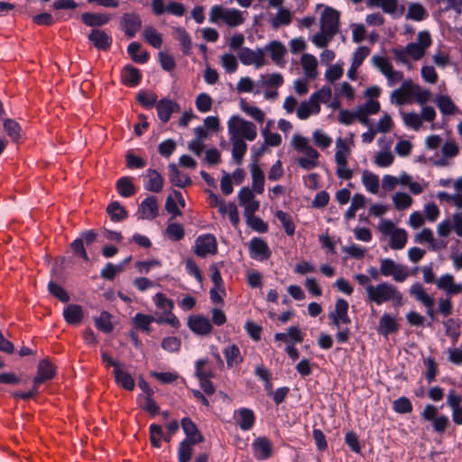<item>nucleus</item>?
I'll use <instances>...</instances> for the list:
<instances>
[{
  "instance_id": "nucleus-1",
  "label": "nucleus",
  "mask_w": 462,
  "mask_h": 462,
  "mask_svg": "<svg viewBox=\"0 0 462 462\" xmlns=\"http://www.w3.org/2000/svg\"><path fill=\"white\" fill-rule=\"evenodd\" d=\"M56 375L55 366L48 360L42 359L39 362L37 366V374L32 380V389L28 393L13 392L14 398H21L23 400H29L38 394L39 386L51 380Z\"/></svg>"
},
{
  "instance_id": "nucleus-2",
  "label": "nucleus",
  "mask_w": 462,
  "mask_h": 462,
  "mask_svg": "<svg viewBox=\"0 0 462 462\" xmlns=\"http://www.w3.org/2000/svg\"><path fill=\"white\" fill-rule=\"evenodd\" d=\"M394 287V285L388 282H381L376 286L368 285L366 287L367 299L371 302L381 305L392 300Z\"/></svg>"
},
{
  "instance_id": "nucleus-3",
  "label": "nucleus",
  "mask_w": 462,
  "mask_h": 462,
  "mask_svg": "<svg viewBox=\"0 0 462 462\" xmlns=\"http://www.w3.org/2000/svg\"><path fill=\"white\" fill-rule=\"evenodd\" d=\"M229 132L233 134L239 133L243 138L248 141H254L256 138V126L249 121L239 116H234L228 121Z\"/></svg>"
},
{
  "instance_id": "nucleus-4",
  "label": "nucleus",
  "mask_w": 462,
  "mask_h": 462,
  "mask_svg": "<svg viewBox=\"0 0 462 462\" xmlns=\"http://www.w3.org/2000/svg\"><path fill=\"white\" fill-rule=\"evenodd\" d=\"M340 14L337 10L326 6L320 17V29L328 36L334 37L339 27Z\"/></svg>"
},
{
  "instance_id": "nucleus-5",
  "label": "nucleus",
  "mask_w": 462,
  "mask_h": 462,
  "mask_svg": "<svg viewBox=\"0 0 462 462\" xmlns=\"http://www.w3.org/2000/svg\"><path fill=\"white\" fill-rule=\"evenodd\" d=\"M194 252L199 257L217 254V245L214 235L207 234L199 236L195 241Z\"/></svg>"
},
{
  "instance_id": "nucleus-6",
  "label": "nucleus",
  "mask_w": 462,
  "mask_h": 462,
  "mask_svg": "<svg viewBox=\"0 0 462 462\" xmlns=\"http://www.w3.org/2000/svg\"><path fill=\"white\" fill-rule=\"evenodd\" d=\"M238 58L242 64L249 66L254 64L256 69L265 64L264 52L263 49L258 48L255 51L244 47L238 52Z\"/></svg>"
},
{
  "instance_id": "nucleus-7",
  "label": "nucleus",
  "mask_w": 462,
  "mask_h": 462,
  "mask_svg": "<svg viewBox=\"0 0 462 462\" xmlns=\"http://www.w3.org/2000/svg\"><path fill=\"white\" fill-rule=\"evenodd\" d=\"M142 27V19L136 13H125L120 20V28L125 32L127 38L132 39L135 36Z\"/></svg>"
},
{
  "instance_id": "nucleus-8",
  "label": "nucleus",
  "mask_w": 462,
  "mask_h": 462,
  "mask_svg": "<svg viewBox=\"0 0 462 462\" xmlns=\"http://www.w3.org/2000/svg\"><path fill=\"white\" fill-rule=\"evenodd\" d=\"M249 254L253 259L263 261L271 257L272 251L263 239L254 237L249 244Z\"/></svg>"
},
{
  "instance_id": "nucleus-9",
  "label": "nucleus",
  "mask_w": 462,
  "mask_h": 462,
  "mask_svg": "<svg viewBox=\"0 0 462 462\" xmlns=\"http://www.w3.org/2000/svg\"><path fill=\"white\" fill-rule=\"evenodd\" d=\"M158 117L162 123H167L173 113L180 112V105L170 98L163 97L156 104Z\"/></svg>"
},
{
  "instance_id": "nucleus-10",
  "label": "nucleus",
  "mask_w": 462,
  "mask_h": 462,
  "mask_svg": "<svg viewBox=\"0 0 462 462\" xmlns=\"http://www.w3.org/2000/svg\"><path fill=\"white\" fill-rule=\"evenodd\" d=\"M189 328L197 335H208L211 333L213 327L209 319L201 315H192L188 319Z\"/></svg>"
},
{
  "instance_id": "nucleus-11",
  "label": "nucleus",
  "mask_w": 462,
  "mask_h": 462,
  "mask_svg": "<svg viewBox=\"0 0 462 462\" xmlns=\"http://www.w3.org/2000/svg\"><path fill=\"white\" fill-rule=\"evenodd\" d=\"M88 39L95 48L99 51H106L110 49L112 44V37L105 31L99 29H92L88 35Z\"/></svg>"
},
{
  "instance_id": "nucleus-12",
  "label": "nucleus",
  "mask_w": 462,
  "mask_h": 462,
  "mask_svg": "<svg viewBox=\"0 0 462 462\" xmlns=\"http://www.w3.org/2000/svg\"><path fill=\"white\" fill-rule=\"evenodd\" d=\"M181 428L186 434L187 438L184 440H188L189 443L196 445L204 441V436L199 430L197 425L189 417H185L180 421Z\"/></svg>"
},
{
  "instance_id": "nucleus-13",
  "label": "nucleus",
  "mask_w": 462,
  "mask_h": 462,
  "mask_svg": "<svg viewBox=\"0 0 462 462\" xmlns=\"http://www.w3.org/2000/svg\"><path fill=\"white\" fill-rule=\"evenodd\" d=\"M254 457L257 460H265L273 455L272 442L266 437H259L253 443Z\"/></svg>"
},
{
  "instance_id": "nucleus-14",
  "label": "nucleus",
  "mask_w": 462,
  "mask_h": 462,
  "mask_svg": "<svg viewBox=\"0 0 462 462\" xmlns=\"http://www.w3.org/2000/svg\"><path fill=\"white\" fill-rule=\"evenodd\" d=\"M414 88L411 79L405 80L399 88L393 91L391 97L395 98L397 105H403L413 96Z\"/></svg>"
},
{
  "instance_id": "nucleus-15",
  "label": "nucleus",
  "mask_w": 462,
  "mask_h": 462,
  "mask_svg": "<svg viewBox=\"0 0 462 462\" xmlns=\"http://www.w3.org/2000/svg\"><path fill=\"white\" fill-rule=\"evenodd\" d=\"M138 210L142 218L154 219L159 214L157 199L154 196H148L142 201Z\"/></svg>"
},
{
  "instance_id": "nucleus-16",
  "label": "nucleus",
  "mask_w": 462,
  "mask_h": 462,
  "mask_svg": "<svg viewBox=\"0 0 462 462\" xmlns=\"http://www.w3.org/2000/svg\"><path fill=\"white\" fill-rule=\"evenodd\" d=\"M169 179L170 182L179 188H186L190 186L192 180L190 177L185 173H182L175 163L169 164Z\"/></svg>"
},
{
  "instance_id": "nucleus-17",
  "label": "nucleus",
  "mask_w": 462,
  "mask_h": 462,
  "mask_svg": "<svg viewBox=\"0 0 462 462\" xmlns=\"http://www.w3.org/2000/svg\"><path fill=\"white\" fill-rule=\"evenodd\" d=\"M63 318L69 325L80 324L84 318L82 307L79 304H69L63 310Z\"/></svg>"
},
{
  "instance_id": "nucleus-18",
  "label": "nucleus",
  "mask_w": 462,
  "mask_h": 462,
  "mask_svg": "<svg viewBox=\"0 0 462 462\" xmlns=\"http://www.w3.org/2000/svg\"><path fill=\"white\" fill-rule=\"evenodd\" d=\"M147 182L144 185L146 190L159 193L162 190L164 179L160 172L154 169H148L146 171Z\"/></svg>"
},
{
  "instance_id": "nucleus-19",
  "label": "nucleus",
  "mask_w": 462,
  "mask_h": 462,
  "mask_svg": "<svg viewBox=\"0 0 462 462\" xmlns=\"http://www.w3.org/2000/svg\"><path fill=\"white\" fill-rule=\"evenodd\" d=\"M291 143L295 150L304 152L310 158L318 159L319 156V152L309 144L308 139L304 136L294 134Z\"/></svg>"
},
{
  "instance_id": "nucleus-20",
  "label": "nucleus",
  "mask_w": 462,
  "mask_h": 462,
  "mask_svg": "<svg viewBox=\"0 0 462 462\" xmlns=\"http://www.w3.org/2000/svg\"><path fill=\"white\" fill-rule=\"evenodd\" d=\"M110 15L99 13H83L81 21L84 24L90 27H99L106 24L110 21Z\"/></svg>"
},
{
  "instance_id": "nucleus-21",
  "label": "nucleus",
  "mask_w": 462,
  "mask_h": 462,
  "mask_svg": "<svg viewBox=\"0 0 462 462\" xmlns=\"http://www.w3.org/2000/svg\"><path fill=\"white\" fill-rule=\"evenodd\" d=\"M263 50V51H270L271 58L275 64L282 65L283 58L287 51L285 46L281 42L272 41Z\"/></svg>"
},
{
  "instance_id": "nucleus-22",
  "label": "nucleus",
  "mask_w": 462,
  "mask_h": 462,
  "mask_svg": "<svg viewBox=\"0 0 462 462\" xmlns=\"http://www.w3.org/2000/svg\"><path fill=\"white\" fill-rule=\"evenodd\" d=\"M121 78L123 83L125 85L135 87L140 83L142 79V74L137 68L131 64H127L122 70Z\"/></svg>"
},
{
  "instance_id": "nucleus-23",
  "label": "nucleus",
  "mask_w": 462,
  "mask_h": 462,
  "mask_svg": "<svg viewBox=\"0 0 462 462\" xmlns=\"http://www.w3.org/2000/svg\"><path fill=\"white\" fill-rule=\"evenodd\" d=\"M116 189L118 194L123 198H130L137 191L130 177H121L118 179L116 182Z\"/></svg>"
},
{
  "instance_id": "nucleus-24",
  "label": "nucleus",
  "mask_w": 462,
  "mask_h": 462,
  "mask_svg": "<svg viewBox=\"0 0 462 462\" xmlns=\"http://www.w3.org/2000/svg\"><path fill=\"white\" fill-rule=\"evenodd\" d=\"M236 412L239 414L236 423L240 429L245 431L251 430L255 421L254 411L249 408H241Z\"/></svg>"
},
{
  "instance_id": "nucleus-25",
  "label": "nucleus",
  "mask_w": 462,
  "mask_h": 462,
  "mask_svg": "<svg viewBox=\"0 0 462 462\" xmlns=\"http://www.w3.org/2000/svg\"><path fill=\"white\" fill-rule=\"evenodd\" d=\"M253 189L258 194H262L264 190V173L257 163H251L250 166Z\"/></svg>"
},
{
  "instance_id": "nucleus-26",
  "label": "nucleus",
  "mask_w": 462,
  "mask_h": 462,
  "mask_svg": "<svg viewBox=\"0 0 462 462\" xmlns=\"http://www.w3.org/2000/svg\"><path fill=\"white\" fill-rule=\"evenodd\" d=\"M116 383L126 391H133L135 383L133 376L124 371L122 367L114 369L113 371Z\"/></svg>"
},
{
  "instance_id": "nucleus-27",
  "label": "nucleus",
  "mask_w": 462,
  "mask_h": 462,
  "mask_svg": "<svg viewBox=\"0 0 462 462\" xmlns=\"http://www.w3.org/2000/svg\"><path fill=\"white\" fill-rule=\"evenodd\" d=\"M399 325L390 314L384 313L379 320V333L384 336L397 332Z\"/></svg>"
},
{
  "instance_id": "nucleus-28",
  "label": "nucleus",
  "mask_w": 462,
  "mask_h": 462,
  "mask_svg": "<svg viewBox=\"0 0 462 462\" xmlns=\"http://www.w3.org/2000/svg\"><path fill=\"white\" fill-rule=\"evenodd\" d=\"M106 213L113 222H120L128 217L127 210L118 201H113L108 204Z\"/></svg>"
},
{
  "instance_id": "nucleus-29",
  "label": "nucleus",
  "mask_w": 462,
  "mask_h": 462,
  "mask_svg": "<svg viewBox=\"0 0 462 462\" xmlns=\"http://www.w3.org/2000/svg\"><path fill=\"white\" fill-rule=\"evenodd\" d=\"M300 63L308 78L314 79L317 76L318 61L312 54L304 53L301 56Z\"/></svg>"
},
{
  "instance_id": "nucleus-30",
  "label": "nucleus",
  "mask_w": 462,
  "mask_h": 462,
  "mask_svg": "<svg viewBox=\"0 0 462 462\" xmlns=\"http://www.w3.org/2000/svg\"><path fill=\"white\" fill-rule=\"evenodd\" d=\"M348 302L345 299H337L335 304V311L328 314L329 319L336 327H339V318L347 314Z\"/></svg>"
},
{
  "instance_id": "nucleus-31",
  "label": "nucleus",
  "mask_w": 462,
  "mask_h": 462,
  "mask_svg": "<svg viewBox=\"0 0 462 462\" xmlns=\"http://www.w3.org/2000/svg\"><path fill=\"white\" fill-rule=\"evenodd\" d=\"M223 353L226 360V365L230 368L243 362V357L241 356L240 349L236 344H232L229 346L226 347Z\"/></svg>"
},
{
  "instance_id": "nucleus-32",
  "label": "nucleus",
  "mask_w": 462,
  "mask_h": 462,
  "mask_svg": "<svg viewBox=\"0 0 462 462\" xmlns=\"http://www.w3.org/2000/svg\"><path fill=\"white\" fill-rule=\"evenodd\" d=\"M223 22L229 27H236L244 23L245 18L241 11L235 8H226Z\"/></svg>"
},
{
  "instance_id": "nucleus-33",
  "label": "nucleus",
  "mask_w": 462,
  "mask_h": 462,
  "mask_svg": "<svg viewBox=\"0 0 462 462\" xmlns=\"http://www.w3.org/2000/svg\"><path fill=\"white\" fill-rule=\"evenodd\" d=\"M410 294L424 306L430 305L431 300L433 299L425 292L423 286L420 282H415L411 286Z\"/></svg>"
},
{
  "instance_id": "nucleus-34",
  "label": "nucleus",
  "mask_w": 462,
  "mask_h": 462,
  "mask_svg": "<svg viewBox=\"0 0 462 462\" xmlns=\"http://www.w3.org/2000/svg\"><path fill=\"white\" fill-rule=\"evenodd\" d=\"M177 39L180 42L181 51L184 55H189L192 47L191 38L184 28H173Z\"/></svg>"
},
{
  "instance_id": "nucleus-35",
  "label": "nucleus",
  "mask_w": 462,
  "mask_h": 462,
  "mask_svg": "<svg viewBox=\"0 0 462 462\" xmlns=\"http://www.w3.org/2000/svg\"><path fill=\"white\" fill-rule=\"evenodd\" d=\"M141 49V43L137 42H131L127 47V52L130 55L133 61L143 64L149 60L150 54L148 51H143L140 55L137 54Z\"/></svg>"
},
{
  "instance_id": "nucleus-36",
  "label": "nucleus",
  "mask_w": 462,
  "mask_h": 462,
  "mask_svg": "<svg viewBox=\"0 0 462 462\" xmlns=\"http://www.w3.org/2000/svg\"><path fill=\"white\" fill-rule=\"evenodd\" d=\"M436 105L444 115H453L456 112V106L452 99L447 95H439L436 98Z\"/></svg>"
},
{
  "instance_id": "nucleus-37",
  "label": "nucleus",
  "mask_w": 462,
  "mask_h": 462,
  "mask_svg": "<svg viewBox=\"0 0 462 462\" xmlns=\"http://www.w3.org/2000/svg\"><path fill=\"white\" fill-rule=\"evenodd\" d=\"M407 232L402 228H397L391 235L390 246L393 250L402 249L407 243Z\"/></svg>"
},
{
  "instance_id": "nucleus-38",
  "label": "nucleus",
  "mask_w": 462,
  "mask_h": 462,
  "mask_svg": "<svg viewBox=\"0 0 462 462\" xmlns=\"http://www.w3.org/2000/svg\"><path fill=\"white\" fill-rule=\"evenodd\" d=\"M291 23V14L288 9L279 8L277 14L271 19V25L278 29L282 25H289Z\"/></svg>"
},
{
  "instance_id": "nucleus-39",
  "label": "nucleus",
  "mask_w": 462,
  "mask_h": 462,
  "mask_svg": "<svg viewBox=\"0 0 462 462\" xmlns=\"http://www.w3.org/2000/svg\"><path fill=\"white\" fill-rule=\"evenodd\" d=\"M246 150L247 144L242 138L233 140L232 156L237 164L242 163Z\"/></svg>"
},
{
  "instance_id": "nucleus-40",
  "label": "nucleus",
  "mask_w": 462,
  "mask_h": 462,
  "mask_svg": "<svg viewBox=\"0 0 462 462\" xmlns=\"http://www.w3.org/2000/svg\"><path fill=\"white\" fill-rule=\"evenodd\" d=\"M111 314L107 311H102L98 318L95 319V325L97 329L104 333H111L114 329L111 322Z\"/></svg>"
},
{
  "instance_id": "nucleus-41",
  "label": "nucleus",
  "mask_w": 462,
  "mask_h": 462,
  "mask_svg": "<svg viewBox=\"0 0 462 462\" xmlns=\"http://www.w3.org/2000/svg\"><path fill=\"white\" fill-rule=\"evenodd\" d=\"M240 108L256 122L262 124L264 121V113L259 107L249 105L245 99H241Z\"/></svg>"
},
{
  "instance_id": "nucleus-42",
  "label": "nucleus",
  "mask_w": 462,
  "mask_h": 462,
  "mask_svg": "<svg viewBox=\"0 0 462 462\" xmlns=\"http://www.w3.org/2000/svg\"><path fill=\"white\" fill-rule=\"evenodd\" d=\"M362 181L365 189L373 193L376 194L379 190V179L378 176L373 172L365 171L362 176Z\"/></svg>"
},
{
  "instance_id": "nucleus-43",
  "label": "nucleus",
  "mask_w": 462,
  "mask_h": 462,
  "mask_svg": "<svg viewBox=\"0 0 462 462\" xmlns=\"http://www.w3.org/2000/svg\"><path fill=\"white\" fill-rule=\"evenodd\" d=\"M153 319H154L153 316L143 314V313L139 312V313H136L135 316L134 317L133 323L137 328H139L146 333H150L151 332L150 324L152 322H153Z\"/></svg>"
},
{
  "instance_id": "nucleus-44",
  "label": "nucleus",
  "mask_w": 462,
  "mask_h": 462,
  "mask_svg": "<svg viewBox=\"0 0 462 462\" xmlns=\"http://www.w3.org/2000/svg\"><path fill=\"white\" fill-rule=\"evenodd\" d=\"M4 129L13 140V142L17 143L21 138V126L20 125L13 120V119H5L4 121Z\"/></svg>"
},
{
  "instance_id": "nucleus-45",
  "label": "nucleus",
  "mask_w": 462,
  "mask_h": 462,
  "mask_svg": "<svg viewBox=\"0 0 462 462\" xmlns=\"http://www.w3.org/2000/svg\"><path fill=\"white\" fill-rule=\"evenodd\" d=\"M275 217L282 223V227L284 228L285 233L291 236L295 233V225L291 217L286 212L282 210H278L275 213Z\"/></svg>"
},
{
  "instance_id": "nucleus-46",
  "label": "nucleus",
  "mask_w": 462,
  "mask_h": 462,
  "mask_svg": "<svg viewBox=\"0 0 462 462\" xmlns=\"http://www.w3.org/2000/svg\"><path fill=\"white\" fill-rule=\"evenodd\" d=\"M416 242L422 243L428 242L431 245L432 250L440 249L446 246V243L441 242L439 245L434 243L433 233L430 228H423L419 234L416 235Z\"/></svg>"
},
{
  "instance_id": "nucleus-47",
  "label": "nucleus",
  "mask_w": 462,
  "mask_h": 462,
  "mask_svg": "<svg viewBox=\"0 0 462 462\" xmlns=\"http://www.w3.org/2000/svg\"><path fill=\"white\" fill-rule=\"evenodd\" d=\"M143 38L153 48L159 49L162 44V35L151 26L144 29Z\"/></svg>"
},
{
  "instance_id": "nucleus-48",
  "label": "nucleus",
  "mask_w": 462,
  "mask_h": 462,
  "mask_svg": "<svg viewBox=\"0 0 462 462\" xmlns=\"http://www.w3.org/2000/svg\"><path fill=\"white\" fill-rule=\"evenodd\" d=\"M136 101L144 108H152L157 104V96L152 92L141 90L136 95Z\"/></svg>"
},
{
  "instance_id": "nucleus-49",
  "label": "nucleus",
  "mask_w": 462,
  "mask_h": 462,
  "mask_svg": "<svg viewBox=\"0 0 462 462\" xmlns=\"http://www.w3.org/2000/svg\"><path fill=\"white\" fill-rule=\"evenodd\" d=\"M48 291L51 296L58 299L61 302L69 301L70 298L69 293L60 285L57 284L53 281H51L48 283Z\"/></svg>"
},
{
  "instance_id": "nucleus-50",
  "label": "nucleus",
  "mask_w": 462,
  "mask_h": 462,
  "mask_svg": "<svg viewBox=\"0 0 462 462\" xmlns=\"http://www.w3.org/2000/svg\"><path fill=\"white\" fill-rule=\"evenodd\" d=\"M393 409L400 414L410 413L412 411V404L407 397L402 396L393 401Z\"/></svg>"
},
{
  "instance_id": "nucleus-51",
  "label": "nucleus",
  "mask_w": 462,
  "mask_h": 462,
  "mask_svg": "<svg viewBox=\"0 0 462 462\" xmlns=\"http://www.w3.org/2000/svg\"><path fill=\"white\" fill-rule=\"evenodd\" d=\"M193 444L189 443L188 440H182L178 448V459L179 462H189L193 453Z\"/></svg>"
},
{
  "instance_id": "nucleus-52",
  "label": "nucleus",
  "mask_w": 462,
  "mask_h": 462,
  "mask_svg": "<svg viewBox=\"0 0 462 462\" xmlns=\"http://www.w3.org/2000/svg\"><path fill=\"white\" fill-rule=\"evenodd\" d=\"M372 62L383 75L389 76L393 73V66L385 57L374 55Z\"/></svg>"
},
{
  "instance_id": "nucleus-53",
  "label": "nucleus",
  "mask_w": 462,
  "mask_h": 462,
  "mask_svg": "<svg viewBox=\"0 0 462 462\" xmlns=\"http://www.w3.org/2000/svg\"><path fill=\"white\" fill-rule=\"evenodd\" d=\"M166 234L172 241H180L185 236L183 226L178 223H171L166 227Z\"/></svg>"
},
{
  "instance_id": "nucleus-54",
  "label": "nucleus",
  "mask_w": 462,
  "mask_h": 462,
  "mask_svg": "<svg viewBox=\"0 0 462 462\" xmlns=\"http://www.w3.org/2000/svg\"><path fill=\"white\" fill-rule=\"evenodd\" d=\"M123 271V264H113L112 263H108L106 266L101 270L100 276L107 281H113L116 274Z\"/></svg>"
},
{
  "instance_id": "nucleus-55",
  "label": "nucleus",
  "mask_w": 462,
  "mask_h": 462,
  "mask_svg": "<svg viewBox=\"0 0 462 462\" xmlns=\"http://www.w3.org/2000/svg\"><path fill=\"white\" fill-rule=\"evenodd\" d=\"M425 8L420 4L413 3L408 8L406 18L414 21H421L425 18Z\"/></svg>"
},
{
  "instance_id": "nucleus-56",
  "label": "nucleus",
  "mask_w": 462,
  "mask_h": 462,
  "mask_svg": "<svg viewBox=\"0 0 462 462\" xmlns=\"http://www.w3.org/2000/svg\"><path fill=\"white\" fill-rule=\"evenodd\" d=\"M246 224L254 231L258 233H266L268 231V225L258 216H247Z\"/></svg>"
},
{
  "instance_id": "nucleus-57",
  "label": "nucleus",
  "mask_w": 462,
  "mask_h": 462,
  "mask_svg": "<svg viewBox=\"0 0 462 462\" xmlns=\"http://www.w3.org/2000/svg\"><path fill=\"white\" fill-rule=\"evenodd\" d=\"M393 204L396 209L403 210L409 208L412 203V199L410 195L404 192H397L393 198Z\"/></svg>"
},
{
  "instance_id": "nucleus-58",
  "label": "nucleus",
  "mask_w": 462,
  "mask_h": 462,
  "mask_svg": "<svg viewBox=\"0 0 462 462\" xmlns=\"http://www.w3.org/2000/svg\"><path fill=\"white\" fill-rule=\"evenodd\" d=\"M402 119L406 126L414 130H419L421 126L422 121L420 116L415 112L402 113Z\"/></svg>"
},
{
  "instance_id": "nucleus-59",
  "label": "nucleus",
  "mask_w": 462,
  "mask_h": 462,
  "mask_svg": "<svg viewBox=\"0 0 462 462\" xmlns=\"http://www.w3.org/2000/svg\"><path fill=\"white\" fill-rule=\"evenodd\" d=\"M196 106L199 112H208L212 107V98L207 93H200L196 98Z\"/></svg>"
},
{
  "instance_id": "nucleus-60",
  "label": "nucleus",
  "mask_w": 462,
  "mask_h": 462,
  "mask_svg": "<svg viewBox=\"0 0 462 462\" xmlns=\"http://www.w3.org/2000/svg\"><path fill=\"white\" fill-rule=\"evenodd\" d=\"M70 248L76 256H78L79 258H81L85 262L89 261V257H88L87 251L85 249V246H84L83 239H80V237L75 239L70 244Z\"/></svg>"
},
{
  "instance_id": "nucleus-61",
  "label": "nucleus",
  "mask_w": 462,
  "mask_h": 462,
  "mask_svg": "<svg viewBox=\"0 0 462 462\" xmlns=\"http://www.w3.org/2000/svg\"><path fill=\"white\" fill-rule=\"evenodd\" d=\"M271 122H269L266 127L263 130V135L264 137V143L270 146H279L282 143V136L277 133H271L269 131Z\"/></svg>"
},
{
  "instance_id": "nucleus-62",
  "label": "nucleus",
  "mask_w": 462,
  "mask_h": 462,
  "mask_svg": "<svg viewBox=\"0 0 462 462\" xmlns=\"http://www.w3.org/2000/svg\"><path fill=\"white\" fill-rule=\"evenodd\" d=\"M424 365L427 368L425 377L428 383H430L435 381L436 375L438 374V365L432 357H428L426 360H424Z\"/></svg>"
},
{
  "instance_id": "nucleus-63",
  "label": "nucleus",
  "mask_w": 462,
  "mask_h": 462,
  "mask_svg": "<svg viewBox=\"0 0 462 462\" xmlns=\"http://www.w3.org/2000/svg\"><path fill=\"white\" fill-rule=\"evenodd\" d=\"M221 65L227 73H233L236 70L238 63L236 58L230 53H225L221 56Z\"/></svg>"
},
{
  "instance_id": "nucleus-64",
  "label": "nucleus",
  "mask_w": 462,
  "mask_h": 462,
  "mask_svg": "<svg viewBox=\"0 0 462 462\" xmlns=\"http://www.w3.org/2000/svg\"><path fill=\"white\" fill-rule=\"evenodd\" d=\"M450 422L446 415L438 416L432 420L433 430L438 434H444Z\"/></svg>"
}]
</instances>
